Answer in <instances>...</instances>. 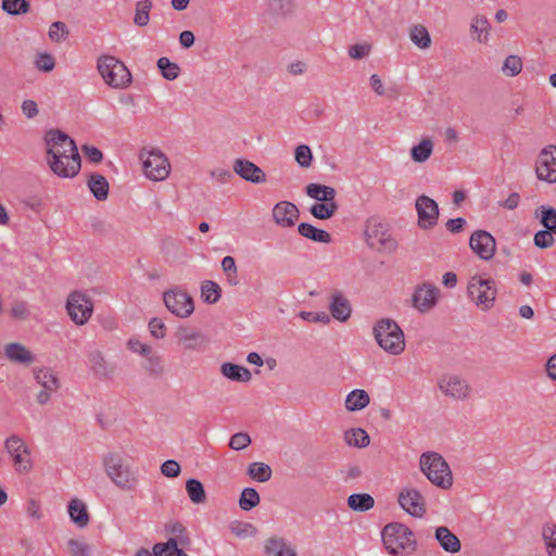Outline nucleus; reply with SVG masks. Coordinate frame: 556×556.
Returning <instances> with one entry per match:
<instances>
[{
    "instance_id": "obj_10",
    "label": "nucleus",
    "mask_w": 556,
    "mask_h": 556,
    "mask_svg": "<svg viewBox=\"0 0 556 556\" xmlns=\"http://www.w3.org/2000/svg\"><path fill=\"white\" fill-rule=\"evenodd\" d=\"M437 387L443 396L456 402H465L472 396L470 382L458 374H442L437 380Z\"/></svg>"
},
{
    "instance_id": "obj_23",
    "label": "nucleus",
    "mask_w": 556,
    "mask_h": 556,
    "mask_svg": "<svg viewBox=\"0 0 556 556\" xmlns=\"http://www.w3.org/2000/svg\"><path fill=\"white\" fill-rule=\"evenodd\" d=\"M233 172L242 179L253 184H263L266 181L264 170L249 160L237 159L233 162Z\"/></svg>"
},
{
    "instance_id": "obj_56",
    "label": "nucleus",
    "mask_w": 556,
    "mask_h": 556,
    "mask_svg": "<svg viewBox=\"0 0 556 556\" xmlns=\"http://www.w3.org/2000/svg\"><path fill=\"white\" fill-rule=\"evenodd\" d=\"M294 159L301 167H311L313 162V153L311 148L306 144L298 146L294 151Z\"/></svg>"
},
{
    "instance_id": "obj_44",
    "label": "nucleus",
    "mask_w": 556,
    "mask_h": 556,
    "mask_svg": "<svg viewBox=\"0 0 556 556\" xmlns=\"http://www.w3.org/2000/svg\"><path fill=\"white\" fill-rule=\"evenodd\" d=\"M186 491L189 500L193 504H203L206 502V493L201 481L197 479H189L186 482Z\"/></svg>"
},
{
    "instance_id": "obj_47",
    "label": "nucleus",
    "mask_w": 556,
    "mask_h": 556,
    "mask_svg": "<svg viewBox=\"0 0 556 556\" xmlns=\"http://www.w3.org/2000/svg\"><path fill=\"white\" fill-rule=\"evenodd\" d=\"M151 0H140L136 3L134 23L137 26H147L150 22Z\"/></svg>"
},
{
    "instance_id": "obj_11",
    "label": "nucleus",
    "mask_w": 556,
    "mask_h": 556,
    "mask_svg": "<svg viewBox=\"0 0 556 556\" xmlns=\"http://www.w3.org/2000/svg\"><path fill=\"white\" fill-rule=\"evenodd\" d=\"M65 309L70 319L76 326H85L93 315V300L83 291H72L67 295Z\"/></svg>"
},
{
    "instance_id": "obj_53",
    "label": "nucleus",
    "mask_w": 556,
    "mask_h": 556,
    "mask_svg": "<svg viewBox=\"0 0 556 556\" xmlns=\"http://www.w3.org/2000/svg\"><path fill=\"white\" fill-rule=\"evenodd\" d=\"M369 86L378 97L392 99L395 96L393 88L388 87L383 79L377 74H372L369 77Z\"/></svg>"
},
{
    "instance_id": "obj_17",
    "label": "nucleus",
    "mask_w": 556,
    "mask_h": 556,
    "mask_svg": "<svg viewBox=\"0 0 556 556\" xmlns=\"http://www.w3.org/2000/svg\"><path fill=\"white\" fill-rule=\"evenodd\" d=\"M3 358L23 367H29L36 362V354L33 350L20 341H10L2 346Z\"/></svg>"
},
{
    "instance_id": "obj_36",
    "label": "nucleus",
    "mask_w": 556,
    "mask_h": 556,
    "mask_svg": "<svg viewBox=\"0 0 556 556\" xmlns=\"http://www.w3.org/2000/svg\"><path fill=\"white\" fill-rule=\"evenodd\" d=\"M298 231L304 238H307L315 242L329 243L331 242V236L329 232L316 228L308 223H301L298 227Z\"/></svg>"
},
{
    "instance_id": "obj_4",
    "label": "nucleus",
    "mask_w": 556,
    "mask_h": 556,
    "mask_svg": "<svg viewBox=\"0 0 556 556\" xmlns=\"http://www.w3.org/2000/svg\"><path fill=\"white\" fill-rule=\"evenodd\" d=\"M372 334L378 346L390 356L405 352V334L400 325L391 318L378 319L372 326Z\"/></svg>"
},
{
    "instance_id": "obj_57",
    "label": "nucleus",
    "mask_w": 556,
    "mask_h": 556,
    "mask_svg": "<svg viewBox=\"0 0 556 556\" xmlns=\"http://www.w3.org/2000/svg\"><path fill=\"white\" fill-rule=\"evenodd\" d=\"M88 364L96 374L106 371V361L102 352L94 350L88 354Z\"/></svg>"
},
{
    "instance_id": "obj_27",
    "label": "nucleus",
    "mask_w": 556,
    "mask_h": 556,
    "mask_svg": "<svg viewBox=\"0 0 556 556\" xmlns=\"http://www.w3.org/2000/svg\"><path fill=\"white\" fill-rule=\"evenodd\" d=\"M410 42L419 50H429L432 46V39L428 28L421 23L412 24L407 29Z\"/></svg>"
},
{
    "instance_id": "obj_55",
    "label": "nucleus",
    "mask_w": 556,
    "mask_h": 556,
    "mask_svg": "<svg viewBox=\"0 0 556 556\" xmlns=\"http://www.w3.org/2000/svg\"><path fill=\"white\" fill-rule=\"evenodd\" d=\"M372 51V45L368 41L356 42L352 45L348 54L352 60H363L370 55Z\"/></svg>"
},
{
    "instance_id": "obj_26",
    "label": "nucleus",
    "mask_w": 556,
    "mask_h": 556,
    "mask_svg": "<svg viewBox=\"0 0 556 556\" xmlns=\"http://www.w3.org/2000/svg\"><path fill=\"white\" fill-rule=\"evenodd\" d=\"M67 514L71 521L79 529H84L90 523L88 507L80 498L74 497L68 502Z\"/></svg>"
},
{
    "instance_id": "obj_25",
    "label": "nucleus",
    "mask_w": 556,
    "mask_h": 556,
    "mask_svg": "<svg viewBox=\"0 0 556 556\" xmlns=\"http://www.w3.org/2000/svg\"><path fill=\"white\" fill-rule=\"evenodd\" d=\"M264 552L266 556H298L294 545L281 536L268 538L264 543Z\"/></svg>"
},
{
    "instance_id": "obj_31",
    "label": "nucleus",
    "mask_w": 556,
    "mask_h": 556,
    "mask_svg": "<svg viewBox=\"0 0 556 556\" xmlns=\"http://www.w3.org/2000/svg\"><path fill=\"white\" fill-rule=\"evenodd\" d=\"M370 403V396L363 389H354L349 392L344 400V408L349 413L359 412L366 408Z\"/></svg>"
},
{
    "instance_id": "obj_50",
    "label": "nucleus",
    "mask_w": 556,
    "mask_h": 556,
    "mask_svg": "<svg viewBox=\"0 0 556 556\" xmlns=\"http://www.w3.org/2000/svg\"><path fill=\"white\" fill-rule=\"evenodd\" d=\"M220 287L211 280H206L201 286V298L205 303L214 304L220 299Z\"/></svg>"
},
{
    "instance_id": "obj_14",
    "label": "nucleus",
    "mask_w": 556,
    "mask_h": 556,
    "mask_svg": "<svg viewBox=\"0 0 556 556\" xmlns=\"http://www.w3.org/2000/svg\"><path fill=\"white\" fill-rule=\"evenodd\" d=\"M534 173L538 180L556 184V146L548 144L538 153Z\"/></svg>"
},
{
    "instance_id": "obj_58",
    "label": "nucleus",
    "mask_w": 556,
    "mask_h": 556,
    "mask_svg": "<svg viewBox=\"0 0 556 556\" xmlns=\"http://www.w3.org/2000/svg\"><path fill=\"white\" fill-rule=\"evenodd\" d=\"M148 329L150 336L156 340H162L167 334V327L165 323L159 317H153L150 319L148 324Z\"/></svg>"
},
{
    "instance_id": "obj_34",
    "label": "nucleus",
    "mask_w": 556,
    "mask_h": 556,
    "mask_svg": "<svg viewBox=\"0 0 556 556\" xmlns=\"http://www.w3.org/2000/svg\"><path fill=\"white\" fill-rule=\"evenodd\" d=\"M541 539L547 556H556V522L545 521L541 527Z\"/></svg>"
},
{
    "instance_id": "obj_33",
    "label": "nucleus",
    "mask_w": 556,
    "mask_h": 556,
    "mask_svg": "<svg viewBox=\"0 0 556 556\" xmlns=\"http://www.w3.org/2000/svg\"><path fill=\"white\" fill-rule=\"evenodd\" d=\"M343 440L348 446L364 448L370 443V438L363 428H350L344 431Z\"/></svg>"
},
{
    "instance_id": "obj_24",
    "label": "nucleus",
    "mask_w": 556,
    "mask_h": 556,
    "mask_svg": "<svg viewBox=\"0 0 556 556\" xmlns=\"http://www.w3.org/2000/svg\"><path fill=\"white\" fill-rule=\"evenodd\" d=\"M329 311L331 316L341 323L346 321L352 314V307L346 296L340 292L334 291L330 295Z\"/></svg>"
},
{
    "instance_id": "obj_64",
    "label": "nucleus",
    "mask_w": 556,
    "mask_h": 556,
    "mask_svg": "<svg viewBox=\"0 0 556 556\" xmlns=\"http://www.w3.org/2000/svg\"><path fill=\"white\" fill-rule=\"evenodd\" d=\"M544 370L547 378L554 382H556V353L552 354L545 365Z\"/></svg>"
},
{
    "instance_id": "obj_15",
    "label": "nucleus",
    "mask_w": 556,
    "mask_h": 556,
    "mask_svg": "<svg viewBox=\"0 0 556 556\" xmlns=\"http://www.w3.org/2000/svg\"><path fill=\"white\" fill-rule=\"evenodd\" d=\"M365 239L367 244L378 251H391L395 241L390 236L387 226L378 219H369L366 224Z\"/></svg>"
},
{
    "instance_id": "obj_61",
    "label": "nucleus",
    "mask_w": 556,
    "mask_h": 556,
    "mask_svg": "<svg viewBox=\"0 0 556 556\" xmlns=\"http://www.w3.org/2000/svg\"><path fill=\"white\" fill-rule=\"evenodd\" d=\"M160 470L166 478H177L181 472V467L178 462L168 459L161 465Z\"/></svg>"
},
{
    "instance_id": "obj_52",
    "label": "nucleus",
    "mask_w": 556,
    "mask_h": 556,
    "mask_svg": "<svg viewBox=\"0 0 556 556\" xmlns=\"http://www.w3.org/2000/svg\"><path fill=\"white\" fill-rule=\"evenodd\" d=\"M27 0H2L1 9L10 15H23L29 11Z\"/></svg>"
},
{
    "instance_id": "obj_7",
    "label": "nucleus",
    "mask_w": 556,
    "mask_h": 556,
    "mask_svg": "<svg viewBox=\"0 0 556 556\" xmlns=\"http://www.w3.org/2000/svg\"><path fill=\"white\" fill-rule=\"evenodd\" d=\"M381 535L387 551L392 555L405 556L416 549L414 534L403 523L393 522L387 525Z\"/></svg>"
},
{
    "instance_id": "obj_1",
    "label": "nucleus",
    "mask_w": 556,
    "mask_h": 556,
    "mask_svg": "<svg viewBox=\"0 0 556 556\" xmlns=\"http://www.w3.org/2000/svg\"><path fill=\"white\" fill-rule=\"evenodd\" d=\"M46 161L54 175L73 178L80 170V155L75 141L65 132L56 129L47 131Z\"/></svg>"
},
{
    "instance_id": "obj_5",
    "label": "nucleus",
    "mask_w": 556,
    "mask_h": 556,
    "mask_svg": "<svg viewBox=\"0 0 556 556\" xmlns=\"http://www.w3.org/2000/svg\"><path fill=\"white\" fill-rule=\"evenodd\" d=\"M143 176L153 182H163L172 174V164L165 152L154 146L143 147L138 154Z\"/></svg>"
},
{
    "instance_id": "obj_63",
    "label": "nucleus",
    "mask_w": 556,
    "mask_h": 556,
    "mask_svg": "<svg viewBox=\"0 0 556 556\" xmlns=\"http://www.w3.org/2000/svg\"><path fill=\"white\" fill-rule=\"evenodd\" d=\"M35 65L39 71L51 72L54 68L55 62L51 54L41 53L37 56Z\"/></svg>"
},
{
    "instance_id": "obj_35",
    "label": "nucleus",
    "mask_w": 556,
    "mask_h": 556,
    "mask_svg": "<svg viewBox=\"0 0 556 556\" xmlns=\"http://www.w3.org/2000/svg\"><path fill=\"white\" fill-rule=\"evenodd\" d=\"M305 190L306 194L318 203L336 200L337 195L336 189L326 185L308 184Z\"/></svg>"
},
{
    "instance_id": "obj_16",
    "label": "nucleus",
    "mask_w": 556,
    "mask_h": 556,
    "mask_svg": "<svg viewBox=\"0 0 556 556\" xmlns=\"http://www.w3.org/2000/svg\"><path fill=\"white\" fill-rule=\"evenodd\" d=\"M397 503L405 513L415 518H422L427 513L425 496L416 488L406 486L401 489Z\"/></svg>"
},
{
    "instance_id": "obj_19",
    "label": "nucleus",
    "mask_w": 556,
    "mask_h": 556,
    "mask_svg": "<svg viewBox=\"0 0 556 556\" xmlns=\"http://www.w3.org/2000/svg\"><path fill=\"white\" fill-rule=\"evenodd\" d=\"M415 207L418 215V226L420 228L431 229L437 225L439 206L433 199L427 195H420L416 199Z\"/></svg>"
},
{
    "instance_id": "obj_39",
    "label": "nucleus",
    "mask_w": 556,
    "mask_h": 556,
    "mask_svg": "<svg viewBox=\"0 0 556 556\" xmlns=\"http://www.w3.org/2000/svg\"><path fill=\"white\" fill-rule=\"evenodd\" d=\"M88 187L94 198L99 201H103L109 194V182L106 178L100 174H93L88 180Z\"/></svg>"
},
{
    "instance_id": "obj_54",
    "label": "nucleus",
    "mask_w": 556,
    "mask_h": 556,
    "mask_svg": "<svg viewBox=\"0 0 556 556\" xmlns=\"http://www.w3.org/2000/svg\"><path fill=\"white\" fill-rule=\"evenodd\" d=\"M230 532L240 539L254 536L257 532L255 526L250 522L235 521L230 525Z\"/></svg>"
},
{
    "instance_id": "obj_49",
    "label": "nucleus",
    "mask_w": 556,
    "mask_h": 556,
    "mask_svg": "<svg viewBox=\"0 0 556 556\" xmlns=\"http://www.w3.org/2000/svg\"><path fill=\"white\" fill-rule=\"evenodd\" d=\"M126 348L132 354L141 356L143 359L154 351L151 344L142 341L138 337H130L126 342Z\"/></svg>"
},
{
    "instance_id": "obj_41",
    "label": "nucleus",
    "mask_w": 556,
    "mask_h": 556,
    "mask_svg": "<svg viewBox=\"0 0 556 556\" xmlns=\"http://www.w3.org/2000/svg\"><path fill=\"white\" fill-rule=\"evenodd\" d=\"M522 68L523 61L521 56H519L518 54H509L503 60L501 73L505 77L513 78L518 76L522 72Z\"/></svg>"
},
{
    "instance_id": "obj_60",
    "label": "nucleus",
    "mask_w": 556,
    "mask_h": 556,
    "mask_svg": "<svg viewBox=\"0 0 556 556\" xmlns=\"http://www.w3.org/2000/svg\"><path fill=\"white\" fill-rule=\"evenodd\" d=\"M251 444V438L247 432L235 433L229 441L230 448L240 451Z\"/></svg>"
},
{
    "instance_id": "obj_45",
    "label": "nucleus",
    "mask_w": 556,
    "mask_h": 556,
    "mask_svg": "<svg viewBox=\"0 0 556 556\" xmlns=\"http://www.w3.org/2000/svg\"><path fill=\"white\" fill-rule=\"evenodd\" d=\"M338 210L336 200L315 203L311 206L309 213L318 219L331 218Z\"/></svg>"
},
{
    "instance_id": "obj_21",
    "label": "nucleus",
    "mask_w": 556,
    "mask_h": 556,
    "mask_svg": "<svg viewBox=\"0 0 556 556\" xmlns=\"http://www.w3.org/2000/svg\"><path fill=\"white\" fill-rule=\"evenodd\" d=\"M35 379L42 390L37 394L36 400L40 405L47 404L51 395L59 389V380L53 370L40 368L35 371Z\"/></svg>"
},
{
    "instance_id": "obj_18",
    "label": "nucleus",
    "mask_w": 556,
    "mask_h": 556,
    "mask_svg": "<svg viewBox=\"0 0 556 556\" xmlns=\"http://www.w3.org/2000/svg\"><path fill=\"white\" fill-rule=\"evenodd\" d=\"M440 289L431 282H422L413 294V306L420 313H428L439 302Z\"/></svg>"
},
{
    "instance_id": "obj_8",
    "label": "nucleus",
    "mask_w": 556,
    "mask_h": 556,
    "mask_svg": "<svg viewBox=\"0 0 556 556\" xmlns=\"http://www.w3.org/2000/svg\"><path fill=\"white\" fill-rule=\"evenodd\" d=\"M97 68L103 81L114 89H125L131 84L129 70L115 56L101 55Z\"/></svg>"
},
{
    "instance_id": "obj_28",
    "label": "nucleus",
    "mask_w": 556,
    "mask_h": 556,
    "mask_svg": "<svg viewBox=\"0 0 556 556\" xmlns=\"http://www.w3.org/2000/svg\"><path fill=\"white\" fill-rule=\"evenodd\" d=\"M434 538L442 549L446 553L456 554L462 548L459 539L445 526H441L435 529Z\"/></svg>"
},
{
    "instance_id": "obj_32",
    "label": "nucleus",
    "mask_w": 556,
    "mask_h": 556,
    "mask_svg": "<svg viewBox=\"0 0 556 556\" xmlns=\"http://www.w3.org/2000/svg\"><path fill=\"white\" fill-rule=\"evenodd\" d=\"M220 374L235 382H249L252 379V374L247 367L229 362L220 365Z\"/></svg>"
},
{
    "instance_id": "obj_13",
    "label": "nucleus",
    "mask_w": 556,
    "mask_h": 556,
    "mask_svg": "<svg viewBox=\"0 0 556 556\" xmlns=\"http://www.w3.org/2000/svg\"><path fill=\"white\" fill-rule=\"evenodd\" d=\"M165 307L178 318H188L194 312L192 296L179 287H174L163 293Z\"/></svg>"
},
{
    "instance_id": "obj_22",
    "label": "nucleus",
    "mask_w": 556,
    "mask_h": 556,
    "mask_svg": "<svg viewBox=\"0 0 556 556\" xmlns=\"http://www.w3.org/2000/svg\"><path fill=\"white\" fill-rule=\"evenodd\" d=\"M300 211L295 204L289 201L276 203L271 210L274 223L280 228H291L295 225Z\"/></svg>"
},
{
    "instance_id": "obj_2",
    "label": "nucleus",
    "mask_w": 556,
    "mask_h": 556,
    "mask_svg": "<svg viewBox=\"0 0 556 556\" xmlns=\"http://www.w3.org/2000/svg\"><path fill=\"white\" fill-rule=\"evenodd\" d=\"M102 467L105 476L118 490L135 492L140 478L134 465L119 452L111 451L103 455Z\"/></svg>"
},
{
    "instance_id": "obj_20",
    "label": "nucleus",
    "mask_w": 556,
    "mask_h": 556,
    "mask_svg": "<svg viewBox=\"0 0 556 556\" xmlns=\"http://www.w3.org/2000/svg\"><path fill=\"white\" fill-rule=\"evenodd\" d=\"M469 247L483 261L493 258L496 251L494 237L485 230H476L469 239Z\"/></svg>"
},
{
    "instance_id": "obj_12",
    "label": "nucleus",
    "mask_w": 556,
    "mask_h": 556,
    "mask_svg": "<svg viewBox=\"0 0 556 556\" xmlns=\"http://www.w3.org/2000/svg\"><path fill=\"white\" fill-rule=\"evenodd\" d=\"M174 338L176 345L185 355L203 352L208 345L206 336L200 329L189 325L178 326L174 332Z\"/></svg>"
},
{
    "instance_id": "obj_9",
    "label": "nucleus",
    "mask_w": 556,
    "mask_h": 556,
    "mask_svg": "<svg viewBox=\"0 0 556 556\" xmlns=\"http://www.w3.org/2000/svg\"><path fill=\"white\" fill-rule=\"evenodd\" d=\"M4 451L16 473L27 475L33 470L34 459L31 450L22 437L17 434L9 435L4 440Z\"/></svg>"
},
{
    "instance_id": "obj_6",
    "label": "nucleus",
    "mask_w": 556,
    "mask_h": 556,
    "mask_svg": "<svg viewBox=\"0 0 556 556\" xmlns=\"http://www.w3.org/2000/svg\"><path fill=\"white\" fill-rule=\"evenodd\" d=\"M467 295L480 311H490L497 296L496 282L488 274H475L467 282Z\"/></svg>"
},
{
    "instance_id": "obj_62",
    "label": "nucleus",
    "mask_w": 556,
    "mask_h": 556,
    "mask_svg": "<svg viewBox=\"0 0 556 556\" xmlns=\"http://www.w3.org/2000/svg\"><path fill=\"white\" fill-rule=\"evenodd\" d=\"M67 36L65 24L62 22H54L49 28V37L55 42L64 40Z\"/></svg>"
},
{
    "instance_id": "obj_30",
    "label": "nucleus",
    "mask_w": 556,
    "mask_h": 556,
    "mask_svg": "<svg viewBox=\"0 0 556 556\" xmlns=\"http://www.w3.org/2000/svg\"><path fill=\"white\" fill-rule=\"evenodd\" d=\"M434 140L431 137H422L409 150V156L414 163H426L433 154Z\"/></svg>"
},
{
    "instance_id": "obj_38",
    "label": "nucleus",
    "mask_w": 556,
    "mask_h": 556,
    "mask_svg": "<svg viewBox=\"0 0 556 556\" xmlns=\"http://www.w3.org/2000/svg\"><path fill=\"white\" fill-rule=\"evenodd\" d=\"M142 367L153 377H161L165 374L163 358L155 350L143 359Z\"/></svg>"
},
{
    "instance_id": "obj_43",
    "label": "nucleus",
    "mask_w": 556,
    "mask_h": 556,
    "mask_svg": "<svg viewBox=\"0 0 556 556\" xmlns=\"http://www.w3.org/2000/svg\"><path fill=\"white\" fill-rule=\"evenodd\" d=\"M348 505L354 511H367L375 505V500L370 494L356 493L348 497Z\"/></svg>"
},
{
    "instance_id": "obj_29",
    "label": "nucleus",
    "mask_w": 556,
    "mask_h": 556,
    "mask_svg": "<svg viewBox=\"0 0 556 556\" xmlns=\"http://www.w3.org/2000/svg\"><path fill=\"white\" fill-rule=\"evenodd\" d=\"M471 38L481 45H486L491 37V25L484 15H475L470 22Z\"/></svg>"
},
{
    "instance_id": "obj_51",
    "label": "nucleus",
    "mask_w": 556,
    "mask_h": 556,
    "mask_svg": "<svg viewBox=\"0 0 556 556\" xmlns=\"http://www.w3.org/2000/svg\"><path fill=\"white\" fill-rule=\"evenodd\" d=\"M156 64L162 73V76L167 80H175L180 74L179 65L169 61L168 58H160Z\"/></svg>"
},
{
    "instance_id": "obj_48",
    "label": "nucleus",
    "mask_w": 556,
    "mask_h": 556,
    "mask_svg": "<svg viewBox=\"0 0 556 556\" xmlns=\"http://www.w3.org/2000/svg\"><path fill=\"white\" fill-rule=\"evenodd\" d=\"M261 502L257 491L253 488H245L242 490L239 506L242 510L249 511L256 507Z\"/></svg>"
},
{
    "instance_id": "obj_3",
    "label": "nucleus",
    "mask_w": 556,
    "mask_h": 556,
    "mask_svg": "<svg viewBox=\"0 0 556 556\" xmlns=\"http://www.w3.org/2000/svg\"><path fill=\"white\" fill-rule=\"evenodd\" d=\"M420 472L435 488L447 491L454 484L452 469L446 459L435 451H427L420 454L418 460Z\"/></svg>"
},
{
    "instance_id": "obj_46",
    "label": "nucleus",
    "mask_w": 556,
    "mask_h": 556,
    "mask_svg": "<svg viewBox=\"0 0 556 556\" xmlns=\"http://www.w3.org/2000/svg\"><path fill=\"white\" fill-rule=\"evenodd\" d=\"M271 468L264 463L255 462L249 465L248 475L257 482H266L271 478Z\"/></svg>"
},
{
    "instance_id": "obj_37",
    "label": "nucleus",
    "mask_w": 556,
    "mask_h": 556,
    "mask_svg": "<svg viewBox=\"0 0 556 556\" xmlns=\"http://www.w3.org/2000/svg\"><path fill=\"white\" fill-rule=\"evenodd\" d=\"M65 552L68 556H91L92 547L83 536L71 538L65 543Z\"/></svg>"
},
{
    "instance_id": "obj_59",
    "label": "nucleus",
    "mask_w": 556,
    "mask_h": 556,
    "mask_svg": "<svg viewBox=\"0 0 556 556\" xmlns=\"http://www.w3.org/2000/svg\"><path fill=\"white\" fill-rule=\"evenodd\" d=\"M554 235L556 233L547 229L538 231L533 238L534 245L539 249H548L553 247L555 243Z\"/></svg>"
},
{
    "instance_id": "obj_42",
    "label": "nucleus",
    "mask_w": 556,
    "mask_h": 556,
    "mask_svg": "<svg viewBox=\"0 0 556 556\" xmlns=\"http://www.w3.org/2000/svg\"><path fill=\"white\" fill-rule=\"evenodd\" d=\"M155 556H188V554L178 547L177 540L174 538L168 539L166 542L156 543L153 545Z\"/></svg>"
},
{
    "instance_id": "obj_40",
    "label": "nucleus",
    "mask_w": 556,
    "mask_h": 556,
    "mask_svg": "<svg viewBox=\"0 0 556 556\" xmlns=\"http://www.w3.org/2000/svg\"><path fill=\"white\" fill-rule=\"evenodd\" d=\"M544 229L556 233V210L552 206L541 205L534 212Z\"/></svg>"
}]
</instances>
